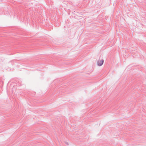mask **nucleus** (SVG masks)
Here are the masks:
<instances>
[{"mask_svg":"<svg viewBox=\"0 0 146 146\" xmlns=\"http://www.w3.org/2000/svg\"><path fill=\"white\" fill-rule=\"evenodd\" d=\"M104 62V60H99L98 62V65L100 66H102Z\"/></svg>","mask_w":146,"mask_h":146,"instance_id":"f257e3e1","label":"nucleus"}]
</instances>
